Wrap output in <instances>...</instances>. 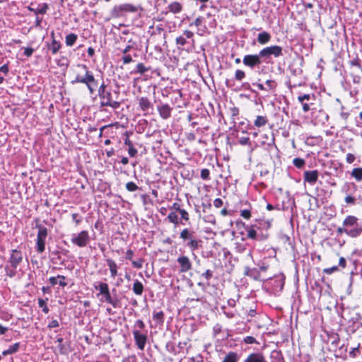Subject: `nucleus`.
<instances>
[{
	"label": "nucleus",
	"mask_w": 362,
	"mask_h": 362,
	"mask_svg": "<svg viewBox=\"0 0 362 362\" xmlns=\"http://www.w3.org/2000/svg\"><path fill=\"white\" fill-rule=\"evenodd\" d=\"M338 235L346 234L351 238H358L362 235V221L353 215L347 216L343 221L342 226L337 229Z\"/></svg>",
	"instance_id": "f257e3e1"
},
{
	"label": "nucleus",
	"mask_w": 362,
	"mask_h": 362,
	"mask_svg": "<svg viewBox=\"0 0 362 362\" xmlns=\"http://www.w3.org/2000/svg\"><path fill=\"white\" fill-rule=\"evenodd\" d=\"M98 95L100 99L101 106L111 107L113 109H117L121 105V103L117 100L119 92L107 89L104 83L101 84L98 88Z\"/></svg>",
	"instance_id": "f03ea898"
},
{
	"label": "nucleus",
	"mask_w": 362,
	"mask_h": 362,
	"mask_svg": "<svg viewBox=\"0 0 362 362\" xmlns=\"http://www.w3.org/2000/svg\"><path fill=\"white\" fill-rule=\"evenodd\" d=\"M23 261V254L21 250H12L8 264L5 266V272L8 276L13 278L16 275V268Z\"/></svg>",
	"instance_id": "7ed1b4c3"
},
{
	"label": "nucleus",
	"mask_w": 362,
	"mask_h": 362,
	"mask_svg": "<svg viewBox=\"0 0 362 362\" xmlns=\"http://www.w3.org/2000/svg\"><path fill=\"white\" fill-rule=\"evenodd\" d=\"M142 10L143 8L139 5L123 4L115 5L110 11V16L113 18H118L124 16L127 13H137Z\"/></svg>",
	"instance_id": "20e7f679"
},
{
	"label": "nucleus",
	"mask_w": 362,
	"mask_h": 362,
	"mask_svg": "<svg viewBox=\"0 0 362 362\" xmlns=\"http://www.w3.org/2000/svg\"><path fill=\"white\" fill-rule=\"evenodd\" d=\"M180 238L185 243L186 247L189 248L191 251L197 250L202 240L194 235V232L189 228H184L180 234Z\"/></svg>",
	"instance_id": "39448f33"
},
{
	"label": "nucleus",
	"mask_w": 362,
	"mask_h": 362,
	"mask_svg": "<svg viewBox=\"0 0 362 362\" xmlns=\"http://www.w3.org/2000/svg\"><path fill=\"white\" fill-rule=\"evenodd\" d=\"M72 83H82L86 84L90 93L92 94L98 86V81L95 79L93 74L86 71L83 74H77Z\"/></svg>",
	"instance_id": "423d86ee"
},
{
	"label": "nucleus",
	"mask_w": 362,
	"mask_h": 362,
	"mask_svg": "<svg viewBox=\"0 0 362 362\" xmlns=\"http://www.w3.org/2000/svg\"><path fill=\"white\" fill-rule=\"evenodd\" d=\"M38 229L36 240V251L38 253H42L45 250V241L48 234L47 228L42 225L37 224L35 226Z\"/></svg>",
	"instance_id": "0eeeda50"
},
{
	"label": "nucleus",
	"mask_w": 362,
	"mask_h": 362,
	"mask_svg": "<svg viewBox=\"0 0 362 362\" xmlns=\"http://www.w3.org/2000/svg\"><path fill=\"white\" fill-rule=\"evenodd\" d=\"M283 49L279 45H272L262 49L259 53L262 61H266L272 57H279L283 55Z\"/></svg>",
	"instance_id": "6e6552de"
},
{
	"label": "nucleus",
	"mask_w": 362,
	"mask_h": 362,
	"mask_svg": "<svg viewBox=\"0 0 362 362\" xmlns=\"http://www.w3.org/2000/svg\"><path fill=\"white\" fill-rule=\"evenodd\" d=\"M90 241V237L88 231L81 230L78 233H74L71 235V242L74 245L79 247H84Z\"/></svg>",
	"instance_id": "1a4fd4ad"
},
{
	"label": "nucleus",
	"mask_w": 362,
	"mask_h": 362,
	"mask_svg": "<svg viewBox=\"0 0 362 362\" xmlns=\"http://www.w3.org/2000/svg\"><path fill=\"white\" fill-rule=\"evenodd\" d=\"M316 97L313 93H299L298 96V100L301 104L304 112H308L312 109Z\"/></svg>",
	"instance_id": "9d476101"
},
{
	"label": "nucleus",
	"mask_w": 362,
	"mask_h": 362,
	"mask_svg": "<svg viewBox=\"0 0 362 362\" xmlns=\"http://www.w3.org/2000/svg\"><path fill=\"white\" fill-rule=\"evenodd\" d=\"M247 237L250 239L263 240L268 237V234H264L260 231V228L257 224H253L245 227Z\"/></svg>",
	"instance_id": "9b49d317"
},
{
	"label": "nucleus",
	"mask_w": 362,
	"mask_h": 362,
	"mask_svg": "<svg viewBox=\"0 0 362 362\" xmlns=\"http://www.w3.org/2000/svg\"><path fill=\"white\" fill-rule=\"evenodd\" d=\"M171 101L177 108L185 107L187 105V103L183 98V95L180 90L173 91L171 97Z\"/></svg>",
	"instance_id": "f8f14e48"
},
{
	"label": "nucleus",
	"mask_w": 362,
	"mask_h": 362,
	"mask_svg": "<svg viewBox=\"0 0 362 362\" xmlns=\"http://www.w3.org/2000/svg\"><path fill=\"white\" fill-rule=\"evenodd\" d=\"M341 75L347 83H354L358 84L360 83L361 77L350 70L344 69L343 71L341 72Z\"/></svg>",
	"instance_id": "ddd939ff"
},
{
	"label": "nucleus",
	"mask_w": 362,
	"mask_h": 362,
	"mask_svg": "<svg viewBox=\"0 0 362 362\" xmlns=\"http://www.w3.org/2000/svg\"><path fill=\"white\" fill-rule=\"evenodd\" d=\"M133 335L137 347L140 350H144L147 340L146 335L141 334L138 329L133 330Z\"/></svg>",
	"instance_id": "4468645a"
},
{
	"label": "nucleus",
	"mask_w": 362,
	"mask_h": 362,
	"mask_svg": "<svg viewBox=\"0 0 362 362\" xmlns=\"http://www.w3.org/2000/svg\"><path fill=\"white\" fill-rule=\"evenodd\" d=\"M157 110L163 119H168L171 117L173 108L168 104L160 103L157 105Z\"/></svg>",
	"instance_id": "2eb2a0df"
},
{
	"label": "nucleus",
	"mask_w": 362,
	"mask_h": 362,
	"mask_svg": "<svg viewBox=\"0 0 362 362\" xmlns=\"http://www.w3.org/2000/svg\"><path fill=\"white\" fill-rule=\"evenodd\" d=\"M262 62V60L259 54L255 55H245L243 58V63L245 66L250 67H254L259 65Z\"/></svg>",
	"instance_id": "dca6fc26"
},
{
	"label": "nucleus",
	"mask_w": 362,
	"mask_h": 362,
	"mask_svg": "<svg viewBox=\"0 0 362 362\" xmlns=\"http://www.w3.org/2000/svg\"><path fill=\"white\" fill-rule=\"evenodd\" d=\"M177 262L180 266V273H186L192 269V262L188 257L185 255L180 256L177 259Z\"/></svg>",
	"instance_id": "f3484780"
},
{
	"label": "nucleus",
	"mask_w": 362,
	"mask_h": 362,
	"mask_svg": "<svg viewBox=\"0 0 362 362\" xmlns=\"http://www.w3.org/2000/svg\"><path fill=\"white\" fill-rule=\"evenodd\" d=\"M243 362H267V361L262 352L255 351L249 354Z\"/></svg>",
	"instance_id": "a211bd4d"
},
{
	"label": "nucleus",
	"mask_w": 362,
	"mask_h": 362,
	"mask_svg": "<svg viewBox=\"0 0 362 362\" xmlns=\"http://www.w3.org/2000/svg\"><path fill=\"white\" fill-rule=\"evenodd\" d=\"M319 176V173L317 170H307L303 173L304 182H308L310 185H314Z\"/></svg>",
	"instance_id": "6ab92c4d"
},
{
	"label": "nucleus",
	"mask_w": 362,
	"mask_h": 362,
	"mask_svg": "<svg viewBox=\"0 0 362 362\" xmlns=\"http://www.w3.org/2000/svg\"><path fill=\"white\" fill-rule=\"evenodd\" d=\"M52 37V42L47 45L48 49L51 52L52 54H55L58 52L62 47V44L60 42L57 41L54 38V33L52 31L50 34Z\"/></svg>",
	"instance_id": "aec40b11"
},
{
	"label": "nucleus",
	"mask_w": 362,
	"mask_h": 362,
	"mask_svg": "<svg viewBox=\"0 0 362 362\" xmlns=\"http://www.w3.org/2000/svg\"><path fill=\"white\" fill-rule=\"evenodd\" d=\"M139 105L141 111L144 112V115H146L153 106L149 99L146 97H141L139 99Z\"/></svg>",
	"instance_id": "412c9836"
},
{
	"label": "nucleus",
	"mask_w": 362,
	"mask_h": 362,
	"mask_svg": "<svg viewBox=\"0 0 362 362\" xmlns=\"http://www.w3.org/2000/svg\"><path fill=\"white\" fill-rule=\"evenodd\" d=\"M28 10L30 11L33 12L35 15L38 14H45L48 10V6L47 4H43L42 5H38L36 8L34 7L33 4H31L30 6H28Z\"/></svg>",
	"instance_id": "4be33fe9"
},
{
	"label": "nucleus",
	"mask_w": 362,
	"mask_h": 362,
	"mask_svg": "<svg viewBox=\"0 0 362 362\" xmlns=\"http://www.w3.org/2000/svg\"><path fill=\"white\" fill-rule=\"evenodd\" d=\"M107 264L110 269V275L112 278H115L117 276V265L116 262L112 259H106Z\"/></svg>",
	"instance_id": "5701e85b"
},
{
	"label": "nucleus",
	"mask_w": 362,
	"mask_h": 362,
	"mask_svg": "<svg viewBox=\"0 0 362 362\" xmlns=\"http://www.w3.org/2000/svg\"><path fill=\"white\" fill-rule=\"evenodd\" d=\"M271 362H285L280 350H273L270 354Z\"/></svg>",
	"instance_id": "b1692460"
},
{
	"label": "nucleus",
	"mask_w": 362,
	"mask_h": 362,
	"mask_svg": "<svg viewBox=\"0 0 362 362\" xmlns=\"http://www.w3.org/2000/svg\"><path fill=\"white\" fill-rule=\"evenodd\" d=\"M272 36L269 33L264 31L258 34L257 42L261 45H265L271 40Z\"/></svg>",
	"instance_id": "393cba45"
},
{
	"label": "nucleus",
	"mask_w": 362,
	"mask_h": 362,
	"mask_svg": "<svg viewBox=\"0 0 362 362\" xmlns=\"http://www.w3.org/2000/svg\"><path fill=\"white\" fill-rule=\"evenodd\" d=\"M20 346H21V344L20 342H16L12 345H11L8 349L6 350H4L3 352H2V356H6L7 355H11V354H13L16 352L18 351L19 349H20Z\"/></svg>",
	"instance_id": "a878e982"
},
{
	"label": "nucleus",
	"mask_w": 362,
	"mask_h": 362,
	"mask_svg": "<svg viewBox=\"0 0 362 362\" xmlns=\"http://www.w3.org/2000/svg\"><path fill=\"white\" fill-rule=\"evenodd\" d=\"M133 292L137 296H141L144 292V285L139 280L136 279L133 284Z\"/></svg>",
	"instance_id": "bb28decb"
},
{
	"label": "nucleus",
	"mask_w": 362,
	"mask_h": 362,
	"mask_svg": "<svg viewBox=\"0 0 362 362\" xmlns=\"http://www.w3.org/2000/svg\"><path fill=\"white\" fill-rule=\"evenodd\" d=\"M239 356L236 352L230 351L224 357L223 362H238Z\"/></svg>",
	"instance_id": "cd10ccee"
},
{
	"label": "nucleus",
	"mask_w": 362,
	"mask_h": 362,
	"mask_svg": "<svg viewBox=\"0 0 362 362\" xmlns=\"http://www.w3.org/2000/svg\"><path fill=\"white\" fill-rule=\"evenodd\" d=\"M182 8V5L177 1H174L168 5L169 11L175 14L181 12Z\"/></svg>",
	"instance_id": "c85d7f7f"
},
{
	"label": "nucleus",
	"mask_w": 362,
	"mask_h": 362,
	"mask_svg": "<svg viewBox=\"0 0 362 362\" xmlns=\"http://www.w3.org/2000/svg\"><path fill=\"white\" fill-rule=\"evenodd\" d=\"M78 35L75 33H70L65 37V43L68 47H72L76 42Z\"/></svg>",
	"instance_id": "c756f323"
},
{
	"label": "nucleus",
	"mask_w": 362,
	"mask_h": 362,
	"mask_svg": "<svg viewBox=\"0 0 362 362\" xmlns=\"http://www.w3.org/2000/svg\"><path fill=\"white\" fill-rule=\"evenodd\" d=\"M168 221L173 223L175 226H177L179 223L183 224L182 221H179L178 216L175 211L170 212L168 216H167Z\"/></svg>",
	"instance_id": "7c9ffc66"
},
{
	"label": "nucleus",
	"mask_w": 362,
	"mask_h": 362,
	"mask_svg": "<svg viewBox=\"0 0 362 362\" xmlns=\"http://www.w3.org/2000/svg\"><path fill=\"white\" fill-rule=\"evenodd\" d=\"M94 288L96 290H99L100 294L102 296L107 294V293L110 292L108 284L106 283H100L98 286L94 285Z\"/></svg>",
	"instance_id": "2f4dec72"
},
{
	"label": "nucleus",
	"mask_w": 362,
	"mask_h": 362,
	"mask_svg": "<svg viewBox=\"0 0 362 362\" xmlns=\"http://www.w3.org/2000/svg\"><path fill=\"white\" fill-rule=\"evenodd\" d=\"M268 122V119L266 116H257L254 122L255 126L257 127H261L264 126Z\"/></svg>",
	"instance_id": "473e14b6"
},
{
	"label": "nucleus",
	"mask_w": 362,
	"mask_h": 362,
	"mask_svg": "<svg viewBox=\"0 0 362 362\" xmlns=\"http://www.w3.org/2000/svg\"><path fill=\"white\" fill-rule=\"evenodd\" d=\"M153 319L156 320L159 325H163L164 322V313L163 311L153 312Z\"/></svg>",
	"instance_id": "72a5a7b5"
},
{
	"label": "nucleus",
	"mask_w": 362,
	"mask_h": 362,
	"mask_svg": "<svg viewBox=\"0 0 362 362\" xmlns=\"http://www.w3.org/2000/svg\"><path fill=\"white\" fill-rule=\"evenodd\" d=\"M351 175L354 177L357 181L362 180V168H354Z\"/></svg>",
	"instance_id": "f704fd0d"
},
{
	"label": "nucleus",
	"mask_w": 362,
	"mask_h": 362,
	"mask_svg": "<svg viewBox=\"0 0 362 362\" xmlns=\"http://www.w3.org/2000/svg\"><path fill=\"white\" fill-rule=\"evenodd\" d=\"M48 300V298H46L45 300L39 298L38 299V305L40 308L42 309L43 313L45 314L48 313L49 310V308L47 305V301Z\"/></svg>",
	"instance_id": "c9c22d12"
},
{
	"label": "nucleus",
	"mask_w": 362,
	"mask_h": 362,
	"mask_svg": "<svg viewBox=\"0 0 362 362\" xmlns=\"http://www.w3.org/2000/svg\"><path fill=\"white\" fill-rule=\"evenodd\" d=\"M125 187L128 192H134L140 189L139 187L136 185L134 182H128Z\"/></svg>",
	"instance_id": "e433bc0d"
},
{
	"label": "nucleus",
	"mask_w": 362,
	"mask_h": 362,
	"mask_svg": "<svg viewBox=\"0 0 362 362\" xmlns=\"http://www.w3.org/2000/svg\"><path fill=\"white\" fill-rule=\"evenodd\" d=\"M293 163L297 168H302L305 165V162L303 158H296L293 159Z\"/></svg>",
	"instance_id": "4c0bfd02"
},
{
	"label": "nucleus",
	"mask_w": 362,
	"mask_h": 362,
	"mask_svg": "<svg viewBox=\"0 0 362 362\" xmlns=\"http://www.w3.org/2000/svg\"><path fill=\"white\" fill-rule=\"evenodd\" d=\"M201 178L204 180H210V171L209 169L204 168L201 170Z\"/></svg>",
	"instance_id": "58836bf2"
},
{
	"label": "nucleus",
	"mask_w": 362,
	"mask_h": 362,
	"mask_svg": "<svg viewBox=\"0 0 362 362\" xmlns=\"http://www.w3.org/2000/svg\"><path fill=\"white\" fill-rule=\"evenodd\" d=\"M187 38L180 35L176 38V43L180 47H184L187 44Z\"/></svg>",
	"instance_id": "ea45409f"
},
{
	"label": "nucleus",
	"mask_w": 362,
	"mask_h": 362,
	"mask_svg": "<svg viewBox=\"0 0 362 362\" xmlns=\"http://www.w3.org/2000/svg\"><path fill=\"white\" fill-rule=\"evenodd\" d=\"M181 216V221H188L189 220V213L183 209H181L180 211H178Z\"/></svg>",
	"instance_id": "a19ab883"
},
{
	"label": "nucleus",
	"mask_w": 362,
	"mask_h": 362,
	"mask_svg": "<svg viewBox=\"0 0 362 362\" xmlns=\"http://www.w3.org/2000/svg\"><path fill=\"white\" fill-rule=\"evenodd\" d=\"M21 50L23 51V55L27 57H30L34 52V49L32 47H22Z\"/></svg>",
	"instance_id": "79ce46f5"
},
{
	"label": "nucleus",
	"mask_w": 362,
	"mask_h": 362,
	"mask_svg": "<svg viewBox=\"0 0 362 362\" xmlns=\"http://www.w3.org/2000/svg\"><path fill=\"white\" fill-rule=\"evenodd\" d=\"M338 267L337 266H333L332 267H329V268H326V269H323V272L327 274H331L337 271H338Z\"/></svg>",
	"instance_id": "37998d69"
},
{
	"label": "nucleus",
	"mask_w": 362,
	"mask_h": 362,
	"mask_svg": "<svg viewBox=\"0 0 362 362\" xmlns=\"http://www.w3.org/2000/svg\"><path fill=\"white\" fill-rule=\"evenodd\" d=\"M240 216L245 219H250L251 217V212L249 209H244L240 211Z\"/></svg>",
	"instance_id": "c03bdc74"
},
{
	"label": "nucleus",
	"mask_w": 362,
	"mask_h": 362,
	"mask_svg": "<svg viewBox=\"0 0 362 362\" xmlns=\"http://www.w3.org/2000/svg\"><path fill=\"white\" fill-rule=\"evenodd\" d=\"M132 263L134 267L141 269L143 267L144 260L142 259H139L136 261H132Z\"/></svg>",
	"instance_id": "a18cd8bd"
},
{
	"label": "nucleus",
	"mask_w": 362,
	"mask_h": 362,
	"mask_svg": "<svg viewBox=\"0 0 362 362\" xmlns=\"http://www.w3.org/2000/svg\"><path fill=\"white\" fill-rule=\"evenodd\" d=\"M202 276L204 277L205 279H206L207 281L210 280L212 276H213V272L209 270V269H207L205 272H204L202 274Z\"/></svg>",
	"instance_id": "49530a36"
},
{
	"label": "nucleus",
	"mask_w": 362,
	"mask_h": 362,
	"mask_svg": "<svg viewBox=\"0 0 362 362\" xmlns=\"http://www.w3.org/2000/svg\"><path fill=\"white\" fill-rule=\"evenodd\" d=\"M71 216L72 220L76 223V225H78L82 221V218L77 213L72 214Z\"/></svg>",
	"instance_id": "de8ad7c7"
},
{
	"label": "nucleus",
	"mask_w": 362,
	"mask_h": 362,
	"mask_svg": "<svg viewBox=\"0 0 362 362\" xmlns=\"http://www.w3.org/2000/svg\"><path fill=\"white\" fill-rule=\"evenodd\" d=\"M122 59L124 64H127L131 62H133V59H132V56L130 54H124L123 57H122Z\"/></svg>",
	"instance_id": "09e8293b"
},
{
	"label": "nucleus",
	"mask_w": 362,
	"mask_h": 362,
	"mask_svg": "<svg viewBox=\"0 0 362 362\" xmlns=\"http://www.w3.org/2000/svg\"><path fill=\"white\" fill-rule=\"evenodd\" d=\"M244 342L248 344H252L256 343V339L254 337L247 336L243 339Z\"/></svg>",
	"instance_id": "8fccbe9b"
},
{
	"label": "nucleus",
	"mask_w": 362,
	"mask_h": 362,
	"mask_svg": "<svg viewBox=\"0 0 362 362\" xmlns=\"http://www.w3.org/2000/svg\"><path fill=\"white\" fill-rule=\"evenodd\" d=\"M276 83L274 81H272V80H267L266 81V86H267V90H272L273 88H274L276 87Z\"/></svg>",
	"instance_id": "3c124183"
},
{
	"label": "nucleus",
	"mask_w": 362,
	"mask_h": 362,
	"mask_svg": "<svg viewBox=\"0 0 362 362\" xmlns=\"http://www.w3.org/2000/svg\"><path fill=\"white\" fill-rule=\"evenodd\" d=\"M57 278L59 279V284L62 287L67 286V283L65 281L66 277L63 275H57Z\"/></svg>",
	"instance_id": "603ef678"
},
{
	"label": "nucleus",
	"mask_w": 362,
	"mask_h": 362,
	"mask_svg": "<svg viewBox=\"0 0 362 362\" xmlns=\"http://www.w3.org/2000/svg\"><path fill=\"white\" fill-rule=\"evenodd\" d=\"M345 202L347 204L354 205L356 203V199L354 197L351 196V195H348V196H346L345 197Z\"/></svg>",
	"instance_id": "864d4df0"
},
{
	"label": "nucleus",
	"mask_w": 362,
	"mask_h": 362,
	"mask_svg": "<svg viewBox=\"0 0 362 362\" xmlns=\"http://www.w3.org/2000/svg\"><path fill=\"white\" fill-rule=\"evenodd\" d=\"M145 327V324L141 320H137L134 324V328H138L139 329H144Z\"/></svg>",
	"instance_id": "5fc2aeb1"
},
{
	"label": "nucleus",
	"mask_w": 362,
	"mask_h": 362,
	"mask_svg": "<svg viewBox=\"0 0 362 362\" xmlns=\"http://www.w3.org/2000/svg\"><path fill=\"white\" fill-rule=\"evenodd\" d=\"M238 142L241 145H247L250 144V138L247 136L240 137L238 140Z\"/></svg>",
	"instance_id": "6e6d98bb"
},
{
	"label": "nucleus",
	"mask_w": 362,
	"mask_h": 362,
	"mask_svg": "<svg viewBox=\"0 0 362 362\" xmlns=\"http://www.w3.org/2000/svg\"><path fill=\"white\" fill-rule=\"evenodd\" d=\"M355 160H356V157L354 154L350 153L346 154V161L348 163H352L354 162Z\"/></svg>",
	"instance_id": "4d7b16f0"
},
{
	"label": "nucleus",
	"mask_w": 362,
	"mask_h": 362,
	"mask_svg": "<svg viewBox=\"0 0 362 362\" xmlns=\"http://www.w3.org/2000/svg\"><path fill=\"white\" fill-rule=\"evenodd\" d=\"M302 74V70L301 69H291V76H289L290 77V79H289V83H291V77L292 76H295L298 74Z\"/></svg>",
	"instance_id": "13d9d810"
},
{
	"label": "nucleus",
	"mask_w": 362,
	"mask_h": 362,
	"mask_svg": "<svg viewBox=\"0 0 362 362\" xmlns=\"http://www.w3.org/2000/svg\"><path fill=\"white\" fill-rule=\"evenodd\" d=\"M245 77V73L244 71L238 69L235 73V78L236 79L241 81Z\"/></svg>",
	"instance_id": "bf43d9fd"
},
{
	"label": "nucleus",
	"mask_w": 362,
	"mask_h": 362,
	"mask_svg": "<svg viewBox=\"0 0 362 362\" xmlns=\"http://www.w3.org/2000/svg\"><path fill=\"white\" fill-rule=\"evenodd\" d=\"M9 69H0V84L3 82L4 78L7 75Z\"/></svg>",
	"instance_id": "052dcab7"
},
{
	"label": "nucleus",
	"mask_w": 362,
	"mask_h": 362,
	"mask_svg": "<svg viewBox=\"0 0 362 362\" xmlns=\"http://www.w3.org/2000/svg\"><path fill=\"white\" fill-rule=\"evenodd\" d=\"M137 150L133 146L129 147L128 149V153L131 157H134L137 154Z\"/></svg>",
	"instance_id": "680f3d73"
},
{
	"label": "nucleus",
	"mask_w": 362,
	"mask_h": 362,
	"mask_svg": "<svg viewBox=\"0 0 362 362\" xmlns=\"http://www.w3.org/2000/svg\"><path fill=\"white\" fill-rule=\"evenodd\" d=\"M223 204V202L222 199L220 198H216L214 201V205L216 208H220L221 206H222Z\"/></svg>",
	"instance_id": "e2e57ef3"
},
{
	"label": "nucleus",
	"mask_w": 362,
	"mask_h": 362,
	"mask_svg": "<svg viewBox=\"0 0 362 362\" xmlns=\"http://www.w3.org/2000/svg\"><path fill=\"white\" fill-rule=\"evenodd\" d=\"M59 326V324L58 322V321L57 320H52L49 324H48V327L49 329H52V328H54V327H58Z\"/></svg>",
	"instance_id": "0e129e2a"
},
{
	"label": "nucleus",
	"mask_w": 362,
	"mask_h": 362,
	"mask_svg": "<svg viewBox=\"0 0 362 362\" xmlns=\"http://www.w3.org/2000/svg\"><path fill=\"white\" fill-rule=\"evenodd\" d=\"M136 47V42H132V45H127L125 49L123 51V54H127L131 49H133Z\"/></svg>",
	"instance_id": "69168bd1"
},
{
	"label": "nucleus",
	"mask_w": 362,
	"mask_h": 362,
	"mask_svg": "<svg viewBox=\"0 0 362 362\" xmlns=\"http://www.w3.org/2000/svg\"><path fill=\"white\" fill-rule=\"evenodd\" d=\"M58 349H59V353L61 354H67V349L63 344H59Z\"/></svg>",
	"instance_id": "338daca9"
},
{
	"label": "nucleus",
	"mask_w": 362,
	"mask_h": 362,
	"mask_svg": "<svg viewBox=\"0 0 362 362\" xmlns=\"http://www.w3.org/2000/svg\"><path fill=\"white\" fill-rule=\"evenodd\" d=\"M170 209L178 212L181 210L180 204L177 202H174Z\"/></svg>",
	"instance_id": "774afa93"
}]
</instances>
